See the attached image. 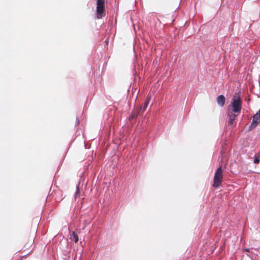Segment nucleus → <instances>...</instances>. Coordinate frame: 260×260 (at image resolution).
Here are the masks:
<instances>
[{"mask_svg": "<svg viewBox=\"0 0 260 260\" xmlns=\"http://www.w3.org/2000/svg\"><path fill=\"white\" fill-rule=\"evenodd\" d=\"M70 239L72 241H74L75 243L78 242L79 239L77 233L74 231L72 232L70 235Z\"/></svg>", "mask_w": 260, "mask_h": 260, "instance_id": "7", "label": "nucleus"}, {"mask_svg": "<svg viewBox=\"0 0 260 260\" xmlns=\"http://www.w3.org/2000/svg\"><path fill=\"white\" fill-rule=\"evenodd\" d=\"M245 251L249 252V248H245L244 249Z\"/></svg>", "mask_w": 260, "mask_h": 260, "instance_id": "12", "label": "nucleus"}, {"mask_svg": "<svg viewBox=\"0 0 260 260\" xmlns=\"http://www.w3.org/2000/svg\"><path fill=\"white\" fill-rule=\"evenodd\" d=\"M239 114L230 112V110L227 113L228 123L229 125L232 126L234 125L235 120L237 119Z\"/></svg>", "mask_w": 260, "mask_h": 260, "instance_id": "4", "label": "nucleus"}, {"mask_svg": "<svg viewBox=\"0 0 260 260\" xmlns=\"http://www.w3.org/2000/svg\"><path fill=\"white\" fill-rule=\"evenodd\" d=\"M259 159H260V152H259L255 154L253 162L255 164H258L259 162Z\"/></svg>", "mask_w": 260, "mask_h": 260, "instance_id": "8", "label": "nucleus"}, {"mask_svg": "<svg viewBox=\"0 0 260 260\" xmlns=\"http://www.w3.org/2000/svg\"><path fill=\"white\" fill-rule=\"evenodd\" d=\"M79 192V188H78L77 189V191L76 192V193H75V197H77V196L78 195V193Z\"/></svg>", "mask_w": 260, "mask_h": 260, "instance_id": "11", "label": "nucleus"}, {"mask_svg": "<svg viewBox=\"0 0 260 260\" xmlns=\"http://www.w3.org/2000/svg\"><path fill=\"white\" fill-rule=\"evenodd\" d=\"M223 169L220 166L216 171L213 178V183L212 186L214 188L218 187L223 180Z\"/></svg>", "mask_w": 260, "mask_h": 260, "instance_id": "2", "label": "nucleus"}, {"mask_svg": "<svg viewBox=\"0 0 260 260\" xmlns=\"http://www.w3.org/2000/svg\"><path fill=\"white\" fill-rule=\"evenodd\" d=\"M230 107L232 108L230 112H233V113L238 114H239L241 112L242 107V102L239 92H236L233 96L230 104Z\"/></svg>", "mask_w": 260, "mask_h": 260, "instance_id": "1", "label": "nucleus"}, {"mask_svg": "<svg viewBox=\"0 0 260 260\" xmlns=\"http://www.w3.org/2000/svg\"><path fill=\"white\" fill-rule=\"evenodd\" d=\"M140 115V111H137L135 112V113H133L131 115V118L133 119L134 118L137 117L138 115Z\"/></svg>", "mask_w": 260, "mask_h": 260, "instance_id": "9", "label": "nucleus"}, {"mask_svg": "<svg viewBox=\"0 0 260 260\" xmlns=\"http://www.w3.org/2000/svg\"><path fill=\"white\" fill-rule=\"evenodd\" d=\"M35 220H36V224H34V226H37V227H38V226H39V223H39V221H40V219H39V218L38 217V218H36L35 219Z\"/></svg>", "mask_w": 260, "mask_h": 260, "instance_id": "10", "label": "nucleus"}, {"mask_svg": "<svg viewBox=\"0 0 260 260\" xmlns=\"http://www.w3.org/2000/svg\"><path fill=\"white\" fill-rule=\"evenodd\" d=\"M217 104L221 107H223L225 104V98L224 95H220L216 98Z\"/></svg>", "mask_w": 260, "mask_h": 260, "instance_id": "6", "label": "nucleus"}, {"mask_svg": "<svg viewBox=\"0 0 260 260\" xmlns=\"http://www.w3.org/2000/svg\"><path fill=\"white\" fill-rule=\"evenodd\" d=\"M150 96H147V99L144 103L143 107H140L138 111H140V115H141L146 110L150 100Z\"/></svg>", "mask_w": 260, "mask_h": 260, "instance_id": "5", "label": "nucleus"}, {"mask_svg": "<svg viewBox=\"0 0 260 260\" xmlns=\"http://www.w3.org/2000/svg\"><path fill=\"white\" fill-rule=\"evenodd\" d=\"M96 18L98 19H101L105 16L106 12L105 0L96 1Z\"/></svg>", "mask_w": 260, "mask_h": 260, "instance_id": "3", "label": "nucleus"}]
</instances>
